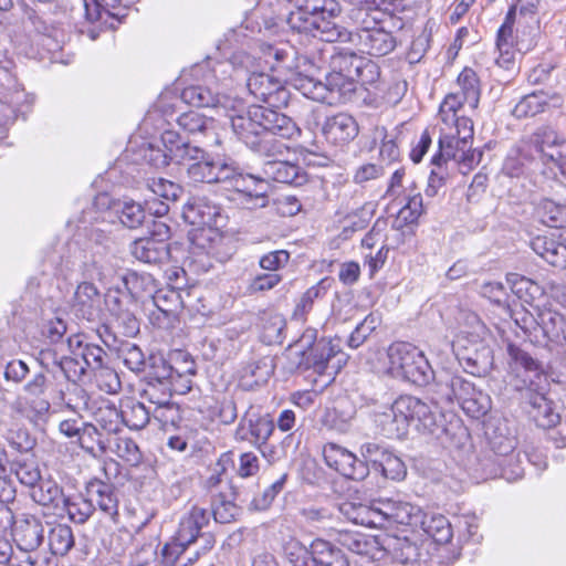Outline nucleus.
Wrapping results in <instances>:
<instances>
[{
    "mask_svg": "<svg viewBox=\"0 0 566 566\" xmlns=\"http://www.w3.org/2000/svg\"><path fill=\"white\" fill-rule=\"evenodd\" d=\"M354 80L356 84L360 83L367 91L374 93L381 81L378 64L369 59L363 57Z\"/></svg>",
    "mask_w": 566,
    "mask_h": 566,
    "instance_id": "052dcab7",
    "label": "nucleus"
},
{
    "mask_svg": "<svg viewBox=\"0 0 566 566\" xmlns=\"http://www.w3.org/2000/svg\"><path fill=\"white\" fill-rule=\"evenodd\" d=\"M566 159V139L549 126L538 127L527 139L506 156L502 174L510 178H532L544 174L543 166L563 168Z\"/></svg>",
    "mask_w": 566,
    "mask_h": 566,
    "instance_id": "f257e3e1",
    "label": "nucleus"
},
{
    "mask_svg": "<svg viewBox=\"0 0 566 566\" xmlns=\"http://www.w3.org/2000/svg\"><path fill=\"white\" fill-rule=\"evenodd\" d=\"M77 442L83 450L96 455L107 450L111 439L106 437L97 426L91 422H84Z\"/></svg>",
    "mask_w": 566,
    "mask_h": 566,
    "instance_id": "58836bf2",
    "label": "nucleus"
},
{
    "mask_svg": "<svg viewBox=\"0 0 566 566\" xmlns=\"http://www.w3.org/2000/svg\"><path fill=\"white\" fill-rule=\"evenodd\" d=\"M234 135L251 150L265 133L293 139L301 134L300 127L289 116L262 105L250 106L245 114L231 116Z\"/></svg>",
    "mask_w": 566,
    "mask_h": 566,
    "instance_id": "f03ea898",
    "label": "nucleus"
},
{
    "mask_svg": "<svg viewBox=\"0 0 566 566\" xmlns=\"http://www.w3.org/2000/svg\"><path fill=\"white\" fill-rule=\"evenodd\" d=\"M437 386L447 401L457 400L471 418L480 419L491 410L490 396L460 374L443 371L437 380Z\"/></svg>",
    "mask_w": 566,
    "mask_h": 566,
    "instance_id": "0eeeda50",
    "label": "nucleus"
},
{
    "mask_svg": "<svg viewBox=\"0 0 566 566\" xmlns=\"http://www.w3.org/2000/svg\"><path fill=\"white\" fill-rule=\"evenodd\" d=\"M315 19L316 15L311 14L306 10L296 9L286 15L285 22L292 31L313 38L316 25Z\"/></svg>",
    "mask_w": 566,
    "mask_h": 566,
    "instance_id": "e2e57ef3",
    "label": "nucleus"
},
{
    "mask_svg": "<svg viewBox=\"0 0 566 566\" xmlns=\"http://www.w3.org/2000/svg\"><path fill=\"white\" fill-rule=\"evenodd\" d=\"M50 381L44 371L35 373L23 386L24 397L20 396L12 405L19 416L36 423L50 410V401L44 397Z\"/></svg>",
    "mask_w": 566,
    "mask_h": 566,
    "instance_id": "9b49d317",
    "label": "nucleus"
},
{
    "mask_svg": "<svg viewBox=\"0 0 566 566\" xmlns=\"http://www.w3.org/2000/svg\"><path fill=\"white\" fill-rule=\"evenodd\" d=\"M112 209L118 217L120 223L129 229L138 228L146 219V212L143 206L133 200L115 202Z\"/></svg>",
    "mask_w": 566,
    "mask_h": 566,
    "instance_id": "49530a36",
    "label": "nucleus"
},
{
    "mask_svg": "<svg viewBox=\"0 0 566 566\" xmlns=\"http://www.w3.org/2000/svg\"><path fill=\"white\" fill-rule=\"evenodd\" d=\"M263 57L266 63L274 61L271 67H285L286 70H295L296 74L301 75L303 72H312L313 70H322V64L315 63L314 59L307 56H297L295 49L289 43L269 44L262 43L260 45Z\"/></svg>",
    "mask_w": 566,
    "mask_h": 566,
    "instance_id": "dca6fc26",
    "label": "nucleus"
},
{
    "mask_svg": "<svg viewBox=\"0 0 566 566\" xmlns=\"http://www.w3.org/2000/svg\"><path fill=\"white\" fill-rule=\"evenodd\" d=\"M248 424L250 427V436L253 437L251 444L256 447L262 454L265 455L263 448L266 447V442L274 431V420L269 415L258 416L255 418L250 417Z\"/></svg>",
    "mask_w": 566,
    "mask_h": 566,
    "instance_id": "3c124183",
    "label": "nucleus"
},
{
    "mask_svg": "<svg viewBox=\"0 0 566 566\" xmlns=\"http://www.w3.org/2000/svg\"><path fill=\"white\" fill-rule=\"evenodd\" d=\"M202 83L189 85L181 92V99L196 107H227V96L218 90L217 70H206V65H197L192 69Z\"/></svg>",
    "mask_w": 566,
    "mask_h": 566,
    "instance_id": "ddd939ff",
    "label": "nucleus"
},
{
    "mask_svg": "<svg viewBox=\"0 0 566 566\" xmlns=\"http://www.w3.org/2000/svg\"><path fill=\"white\" fill-rule=\"evenodd\" d=\"M323 457L331 469L347 479L363 481L369 474L366 461L358 459L354 453L336 443H326L323 447Z\"/></svg>",
    "mask_w": 566,
    "mask_h": 566,
    "instance_id": "2eb2a0df",
    "label": "nucleus"
},
{
    "mask_svg": "<svg viewBox=\"0 0 566 566\" xmlns=\"http://www.w3.org/2000/svg\"><path fill=\"white\" fill-rule=\"evenodd\" d=\"M346 363L345 354L331 340L319 339L306 355V367L317 374H337Z\"/></svg>",
    "mask_w": 566,
    "mask_h": 566,
    "instance_id": "a211bd4d",
    "label": "nucleus"
},
{
    "mask_svg": "<svg viewBox=\"0 0 566 566\" xmlns=\"http://www.w3.org/2000/svg\"><path fill=\"white\" fill-rule=\"evenodd\" d=\"M507 353L512 360L513 369L518 374L523 370L528 375L527 379H523L526 388V398L530 403L528 415L537 427L549 429L559 423L560 416L555 411L552 401L543 394L534 391L531 387L534 384L533 378H541L542 366L528 353L514 344H509Z\"/></svg>",
    "mask_w": 566,
    "mask_h": 566,
    "instance_id": "7ed1b4c3",
    "label": "nucleus"
},
{
    "mask_svg": "<svg viewBox=\"0 0 566 566\" xmlns=\"http://www.w3.org/2000/svg\"><path fill=\"white\" fill-rule=\"evenodd\" d=\"M295 9H303L313 15L328 14L338 17L340 6L336 0H286Z\"/></svg>",
    "mask_w": 566,
    "mask_h": 566,
    "instance_id": "13d9d810",
    "label": "nucleus"
},
{
    "mask_svg": "<svg viewBox=\"0 0 566 566\" xmlns=\"http://www.w3.org/2000/svg\"><path fill=\"white\" fill-rule=\"evenodd\" d=\"M168 360L180 388H175L179 394H187L191 390L190 377L197 373V366L191 355L182 349H175L169 353Z\"/></svg>",
    "mask_w": 566,
    "mask_h": 566,
    "instance_id": "c756f323",
    "label": "nucleus"
},
{
    "mask_svg": "<svg viewBox=\"0 0 566 566\" xmlns=\"http://www.w3.org/2000/svg\"><path fill=\"white\" fill-rule=\"evenodd\" d=\"M151 410L147 409L139 401H128L120 409V423L129 429L140 430L145 428L150 420Z\"/></svg>",
    "mask_w": 566,
    "mask_h": 566,
    "instance_id": "603ef678",
    "label": "nucleus"
},
{
    "mask_svg": "<svg viewBox=\"0 0 566 566\" xmlns=\"http://www.w3.org/2000/svg\"><path fill=\"white\" fill-rule=\"evenodd\" d=\"M458 151L462 153V142L453 137V133L446 134L439 138V153L432 157V164L441 166L442 161L458 159Z\"/></svg>",
    "mask_w": 566,
    "mask_h": 566,
    "instance_id": "69168bd1",
    "label": "nucleus"
},
{
    "mask_svg": "<svg viewBox=\"0 0 566 566\" xmlns=\"http://www.w3.org/2000/svg\"><path fill=\"white\" fill-rule=\"evenodd\" d=\"M209 523V513L207 510L192 506L189 512L180 518L178 530L175 534L176 539L189 545L197 542L201 530Z\"/></svg>",
    "mask_w": 566,
    "mask_h": 566,
    "instance_id": "bb28decb",
    "label": "nucleus"
},
{
    "mask_svg": "<svg viewBox=\"0 0 566 566\" xmlns=\"http://www.w3.org/2000/svg\"><path fill=\"white\" fill-rule=\"evenodd\" d=\"M539 325L544 335L551 342L564 339L566 334V317L554 310L547 308L539 314Z\"/></svg>",
    "mask_w": 566,
    "mask_h": 566,
    "instance_id": "09e8293b",
    "label": "nucleus"
},
{
    "mask_svg": "<svg viewBox=\"0 0 566 566\" xmlns=\"http://www.w3.org/2000/svg\"><path fill=\"white\" fill-rule=\"evenodd\" d=\"M489 437V443L494 454V459L507 458L513 461L515 455V448L517 444L516 438L507 432V429L495 428L492 433L486 432Z\"/></svg>",
    "mask_w": 566,
    "mask_h": 566,
    "instance_id": "ea45409f",
    "label": "nucleus"
},
{
    "mask_svg": "<svg viewBox=\"0 0 566 566\" xmlns=\"http://www.w3.org/2000/svg\"><path fill=\"white\" fill-rule=\"evenodd\" d=\"M74 543V534L69 525L57 524L49 532L50 551L55 556H65L73 548Z\"/></svg>",
    "mask_w": 566,
    "mask_h": 566,
    "instance_id": "864d4df0",
    "label": "nucleus"
},
{
    "mask_svg": "<svg viewBox=\"0 0 566 566\" xmlns=\"http://www.w3.org/2000/svg\"><path fill=\"white\" fill-rule=\"evenodd\" d=\"M474 331H461L457 339L452 342V350L464 371L473 376L485 375L493 365V352L491 347L480 339L484 333V325L474 314L469 315Z\"/></svg>",
    "mask_w": 566,
    "mask_h": 566,
    "instance_id": "423d86ee",
    "label": "nucleus"
},
{
    "mask_svg": "<svg viewBox=\"0 0 566 566\" xmlns=\"http://www.w3.org/2000/svg\"><path fill=\"white\" fill-rule=\"evenodd\" d=\"M338 17H329L328 14L316 15L314 39L319 43L342 42L349 43L352 40V31L339 24L336 20Z\"/></svg>",
    "mask_w": 566,
    "mask_h": 566,
    "instance_id": "7c9ffc66",
    "label": "nucleus"
},
{
    "mask_svg": "<svg viewBox=\"0 0 566 566\" xmlns=\"http://www.w3.org/2000/svg\"><path fill=\"white\" fill-rule=\"evenodd\" d=\"M147 388L154 387H163L164 392H172L175 388H180V384L177 380L172 369L170 368V363L168 359L164 357H154L151 368L147 376Z\"/></svg>",
    "mask_w": 566,
    "mask_h": 566,
    "instance_id": "2f4dec72",
    "label": "nucleus"
},
{
    "mask_svg": "<svg viewBox=\"0 0 566 566\" xmlns=\"http://www.w3.org/2000/svg\"><path fill=\"white\" fill-rule=\"evenodd\" d=\"M161 143L165 149L148 147L145 154L146 160L155 168H165L171 161L178 164V158L172 153V147L184 145L185 139L179 133L167 129L161 135Z\"/></svg>",
    "mask_w": 566,
    "mask_h": 566,
    "instance_id": "c85d7f7f",
    "label": "nucleus"
},
{
    "mask_svg": "<svg viewBox=\"0 0 566 566\" xmlns=\"http://www.w3.org/2000/svg\"><path fill=\"white\" fill-rule=\"evenodd\" d=\"M319 57L317 61L314 60V62L317 64H322V69L324 67V64L327 62L328 57V67L334 73H338L344 75L345 77L349 80H354L359 63L361 64V60L364 56H359L353 51H338L334 52L333 54L327 55V51L325 49H318Z\"/></svg>",
    "mask_w": 566,
    "mask_h": 566,
    "instance_id": "a878e982",
    "label": "nucleus"
},
{
    "mask_svg": "<svg viewBox=\"0 0 566 566\" xmlns=\"http://www.w3.org/2000/svg\"><path fill=\"white\" fill-rule=\"evenodd\" d=\"M178 127L193 138L203 137L211 146H220L222 140L216 130V122L198 112L190 111L177 117Z\"/></svg>",
    "mask_w": 566,
    "mask_h": 566,
    "instance_id": "6ab92c4d",
    "label": "nucleus"
},
{
    "mask_svg": "<svg viewBox=\"0 0 566 566\" xmlns=\"http://www.w3.org/2000/svg\"><path fill=\"white\" fill-rule=\"evenodd\" d=\"M146 187L154 196L168 201H176L181 192L179 185L164 178L147 179Z\"/></svg>",
    "mask_w": 566,
    "mask_h": 566,
    "instance_id": "338daca9",
    "label": "nucleus"
},
{
    "mask_svg": "<svg viewBox=\"0 0 566 566\" xmlns=\"http://www.w3.org/2000/svg\"><path fill=\"white\" fill-rule=\"evenodd\" d=\"M103 335L105 337V346L115 350L118 358L123 360L129 370L138 373L144 369L146 358L140 347L127 339H116L114 334L106 328L103 331Z\"/></svg>",
    "mask_w": 566,
    "mask_h": 566,
    "instance_id": "393cba45",
    "label": "nucleus"
},
{
    "mask_svg": "<svg viewBox=\"0 0 566 566\" xmlns=\"http://www.w3.org/2000/svg\"><path fill=\"white\" fill-rule=\"evenodd\" d=\"M416 190V185L412 181L403 196L406 203L400 208L397 216V222H400L399 226L416 223L423 212L422 196Z\"/></svg>",
    "mask_w": 566,
    "mask_h": 566,
    "instance_id": "a19ab883",
    "label": "nucleus"
},
{
    "mask_svg": "<svg viewBox=\"0 0 566 566\" xmlns=\"http://www.w3.org/2000/svg\"><path fill=\"white\" fill-rule=\"evenodd\" d=\"M516 458L511 461L507 458L490 460L493 467L486 472L489 476H502L507 481L517 480L523 476L524 470L521 467L520 453L515 452Z\"/></svg>",
    "mask_w": 566,
    "mask_h": 566,
    "instance_id": "4d7b16f0",
    "label": "nucleus"
},
{
    "mask_svg": "<svg viewBox=\"0 0 566 566\" xmlns=\"http://www.w3.org/2000/svg\"><path fill=\"white\" fill-rule=\"evenodd\" d=\"M271 136L274 135L265 133L252 150L268 159H283L290 153L289 146Z\"/></svg>",
    "mask_w": 566,
    "mask_h": 566,
    "instance_id": "680f3d73",
    "label": "nucleus"
},
{
    "mask_svg": "<svg viewBox=\"0 0 566 566\" xmlns=\"http://www.w3.org/2000/svg\"><path fill=\"white\" fill-rule=\"evenodd\" d=\"M262 180L301 186L306 181L304 170L292 161L285 159H266L262 166Z\"/></svg>",
    "mask_w": 566,
    "mask_h": 566,
    "instance_id": "5701e85b",
    "label": "nucleus"
},
{
    "mask_svg": "<svg viewBox=\"0 0 566 566\" xmlns=\"http://www.w3.org/2000/svg\"><path fill=\"white\" fill-rule=\"evenodd\" d=\"M17 546L27 553L36 551L44 539V527L35 517L20 521L13 530Z\"/></svg>",
    "mask_w": 566,
    "mask_h": 566,
    "instance_id": "cd10ccee",
    "label": "nucleus"
},
{
    "mask_svg": "<svg viewBox=\"0 0 566 566\" xmlns=\"http://www.w3.org/2000/svg\"><path fill=\"white\" fill-rule=\"evenodd\" d=\"M368 13L360 9L356 19L360 20V27L352 32L349 43L354 44L361 53L374 56H384L390 53L396 46L392 34L378 25L375 19L367 20Z\"/></svg>",
    "mask_w": 566,
    "mask_h": 566,
    "instance_id": "9d476101",
    "label": "nucleus"
},
{
    "mask_svg": "<svg viewBox=\"0 0 566 566\" xmlns=\"http://www.w3.org/2000/svg\"><path fill=\"white\" fill-rule=\"evenodd\" d=\"M105 328L114 334L116 339L134 337L139 333V321L129 310H127L114 317L109 323L101 325L97 328V334L104 344L105 337L103 335V331Z\"/></svg>",
    "mask_w": 566,
    "mask_h": 566,
    "instance_id": "72a5a7b5",
    "label": "nucleus"
},
{
    "mask_svg": "<svg viewBox=\"0 0 566 566\" xmlns=\"http://www.w3.org/2000/svg\"><path fill=\"white\" fill-rule=\"evenodd\" d=\"M31 496L38 504L53 506L55 509H60L63 501H65L62 488L52 480L41 479V481L31 489Z\"/></svg>",
    "mask_w": 566,
    "mask_h": 566,
    "instance_id": "4c0bfd02",
    "label": "nucleus"
},
{
    "mask_svg": "<svg viewBox=\"0 0 566 566\" xmlns=\"http://www.w3.org/2000/svg\"><path fill=\"white\" fill-rule=\"evenodd\" d=\"M300 85L296 86L303 91L304 95L331 105L349 99L356 91L355 80L336 74L332 70L327 73L325 83L315 81L312 73L300 78Z\"/></svg>",
    "mask_w": 566,
    "mask_h": 566,
    "instance_id": "1a4fd4ad",
    "label": "nucleus"
},
{
    "mask_svg": "<svg viewBox=\"0 0 566 566\" xmlns=\"http://www.w3.org/2000/svg\"><path fill=\"white\" fill-rule=\"evenodd\" d=\"M286 321L280 314L269 315L262 325V342L268 345L282 344L285 336Z\"/></svg>",
    "mask_w": 566,
    "mask_h": 566,
    "instance_id": "bf43d9fd",
    "label": "nucleus"
},
{
    "mask_svg": "<svg viewBox=\"0 0 566 566\" xmlns=\"http://www.w3.org/2000/svg\"><path fill=\"white\" fill-rule=\"evenodd\" d=\"M221 209L218 205L212 202L207 197H191L182 208L184 220L195 227L201 229L198 241H209L208 247L202 242L197 245L206 250L208 255L216 258L219 261H224L228 254L221 253L224 238L217 233L212 228L218 227V220L221 218Z\"/></svg>",
    "mask_w": 566,
    "mask_h": 566,
    "instance_id": "20e7f679",
    "label": "nucleus"
},
{
    "mask_svg": "<svg viewBox=\"0 0 566 566\" xmlns=\"http://www.w3.org/2000/svg\"><path fill=\"white\" fill-rule=\"evenodd\" d=\"M247 87L255 99L269 104L270 108L285 105L289 92L283 83L268 73H252L247 80Z\"/></svg>",
    "mask_w": 566,
    "mask_h": 566,
    "instance_id": "f3484780",
    "label": "nucleus"
},
{
    "mask_svg": "<svg viewBox=\"0 0 566 566\" xmlns=\"http://www.w3.org/2000/svg\"><path fill=\"white\" fill-rule=\"evenodd\" d=\"M103 297L97 287L90 282L77 285L74 294L73 308L77 317L95 322L102 315Z\"/></svg>",
    "mask_w": 566,
    "mask_h": 566,
    "instance_id": "aec40b11",
    "label": "nucleus"
},
{
    "mask_svg": "<svg viewBox=\"0 0 566 566\" xmlns=\"http://www.w3.org/2000/svg\"><path fill=\"white\" fill-rule=\"evenodd\" d=\"M61 509L67 513L72 522L84 524L94 513L95 505L91 502L90 496L78 494L75 496H65Z\"/></svg>",
    "mask_w": 566,
    "mask_h": 566,
    "instance_id": "c03bdc74",
    "label": "nucleus"
},
{
    "mask_svg": "<svg viewBox=\"0 0 566 566\" xmlns=\"http://www.w3.org/2000/svg\"><path fill=\"white\" fill-rule=\"evenodd\" d=\"M421 528L427 535L432 537L438 544H447L452 539L453 533L449 520L443 515H428L422 511Z\"/></svg>",
    "mask_w": 566,
    "mask_h": 566,
    "instance_id": "e433bc0d",
    "label": "nucleus"
},
{
    "mask_svg": "<svg viewBox=\"0 0 566 566\" xmlns=\"http://www.w3.org/2000/svg\"><path fill=\"white\" fill-rule=\"evenodd\" d=\"M390 369L417 386H426L434 379V373L424 354L410 343L396 342L388 347Z\"/></svg>",
    "mask_w": 566,
    "mask_h": 566,
    "instance_id": "6e6552de",
    "label": "nucleus"
},
{
    "mask_svg": "<svg viewBox=\"0 0 566 566\" xmlns=\"http://www.w3.org/2000/svg\"><path fill=\"white\" fill-rule=\"evenodd\" d=\"M340 511L344 515L357 525L369 527H381V520L376 512L375 506H367L364 504L345 503Z\"/></svg>",
    "mask_w": 566,
    "mask_h": 566,
    "instance_id": "a18cd8bd",
    "label": "nucleus"
},
{
    "mask_svg": "<svg viewBox=\"0 0 566 566\" xmlns=\"http://www.w3.org/2000/svg\"><path fill=\"white\" fill-rule=\"evenodd\" d=\"M14 473L18 480L25 486L32 489L41 481L39 465L33 460H20L14 462Z\"/></svg>",
    "mask_w": 566,
    "mask_h": 566,
    "instance_id": "774afa93",
    "label": "nucleus"
},
{
    "mask_svg": "<svg viewBox=\"0 0 566 566\" xmlns=\"http://www.w3.org/2000/svg\"><path fill=\"white\" fill-rule=\"evenodd\" d=\"M542 223L549 228H566V206L551 199H543L536 208Z\"/></svg>",
    "mask_w": 566,
    "mask_h": 566,
    "instance_id": "8fccbe9b",
    "label": "nucleus"
},
{
    "mask_svg": "<svg viewBox=\"0 0 566 566\" xmlns=\"http://www.w3.org/2000/svg\"><path fill=\"white\" fill-rule=\"evenodd\" d=\"M114 452L130 467H137L142 463L143 453L137 443L130 438H116Z\"/></svg>",
    "mask_w": 566,
    "mask_h": 566,
    "instance_id": "0e129e2a",
    "label": "nucleus"
},
{
    "mask_svg": "<svg viewBox=\"0 0 566 566\" xmlns=\"http://www.w3.org/2000/svg\"><path fill=\"white\" fill-rule=\"evenodd\" d=\"M274 366L269 357L245 365L240 370V381L245 389L265 384L272 376Z\"/></svg>",
    "mask_w": 566,
    "mask_h": 566,
    "instance_id": "f704fd0d",
    "label": "nucleus"
},
{
    "mask_svg": "<svg viewBox=\"0 0 566 566\" xmlns=\"http://www.w3.org/2000/svg\"><path fill=\"white\" fill-rule=\"evenodd\" d=\"M387 541H390V538L380 539L377 536L363 534L354 553L366 557L368 560H380L387 554Z\"/></svg>",
    "mask_w": 566,
    "mask_h": 566,
    "instance_id": "6e6d98bb",
    "label": "nucleus"
},
{
    "mask_svg": "<svg viewBox=\"0 0 566 566\" xmlns=\"http://www.w3.org/2000/svg\"><path fill=\"white\" fill-rule=\"evenodd\" d=\"M228 166L232 171L220 184H226L227 189L232 190L231 199L238 200L239 205L248 209L264 207L266 198L261 175L242 174L232 159H229Z\"/></svg>",
    "mask_w": 566,
    "mask_h": 566,
    "instance_id": "f8f14e48",
    "label": "nucleus"
},
{
    "mask_svg": "<svg viewBox=\"0 0 566 566\" xmlns=\"http://www.w3.org/2000/svg\"><path fill=\"white\" fill-rule=\"evenodd\" d=\"M133 256L145 263L160 262L168 253L167 244L150 238H139L130 245Z\"/></svg>",
    "mask_w": 566,
    "mask_h": 566,
    "instance_id": "c9c22d12",
    "label": "nucleus"
},
{
    "mask_svg": "<svg viewBox=\"0 0 566 566\" xmlns=\"http://www.w3.org/2000/svg\"><path fill=\"white\" fill-rule=\"evenodd\" d=\"M144 396L155 405L151 415L161 424H175L180 420L179 407L170 400L171 392H164L161 400H159L156 398V390H154V387H150L144 390Z\"/></svg>",
    "mask_w": 566,
    "mask_h": 566,
    "instance_id": "473e14b6",
    "label": "nucleus"
},
{
    "mask_svg": "<svg viewBox=\"0 0 566 566\" xmlns=\"http://www.w3.org/2000/svg\"><path fill=\"white\" fill-rule=\"evenodd\" d=\"M407 92V83L401 80H381L373 93L378 104L396 105Z\"/></svg>",
    "mask_w": 566,
    "mask_h": 566,
    "instance_id": "5fc2aeb1",
    "label": "nucleus"
},
{
    "mask_svg": "<svg viewBox=\"0 0 566 566\" xmlns=\"http://www.w3.org/2000/svg\"><path fill=\"white\" fill-rule=\"evenodd\" d=\"M457 84L459 86L457 93L467 99V105L471 109H475L481 95L480 80L476 73L470 67H464L457 78Z\"/></svg>",
    "mask_w": 566,
    "mask_h": 566,
    "instance_id": "37998d69",
    "label": "nucleus"
},
{
    "mask_svg": "<svg viewBox=\"0 0 566 566\" xmlns=\"http://www.w3.org/2000/svg\"><path fill=\"white\" fill-rule=\"evenodd\" d=\"M415 396H400L386 411L377 415L376 422L384 436L401 439L407 434L410 422L415 421Z\"/></svg>",
    "mask_w": 566,
    "mask_h": 566,
    "instance_id": "4468645a",
    "label": "nucleus"
},
{
    "mask_svg": "<svg viewBox=\"0 0 566 566\" xmlns=\"http://www.w3.org/2000/svg\"><path fill=\"white\" fill-rule=\"evenodd\" d=\"M95 426L111 439L112 434H115L120 429V410L114 405L103 402L94 411Z\"/></svg>",
    "mask_w": 566,
    "mask_h": 566,
    "instance_id": "de8ad7c7",
    "label": "nucleus"
},
{
    "mask_svg": "<svg viewBox=\"0 0 566 566\" xmlns=\"http://www.w3.org/2000/svg\"><path fill=\"white\" fill-rule=\"evenodd\" d=\"M549 95L544 91H536L523 96L512 111L516 118L533 117L548 106Z\"/></svg>",
    "mask_w": 566,
    "mask_h": 566,
    "instance_id": "79ce46f5",
    "label": "nucleus"
},
{
    "mask_svg": "<svg viewBox=\"0 0 566 566\" xmlns=\"http://www.w3.org/2000/svg\"><path fill=\"white\" fill-rule=\"evenodd\" d=\"M85 491L95 505V510L98 509L112 521H117L119 497L118 491L113 484L95 479L86 484Z\"/></svg>",
    "mask_w": 566,
    "mask_h": 566,
    "instance_id": "412c9836",
    "label": "nucleus"
},
{
    "mask_svg": "<svg viewBox=\"0 0 566 566\" xmlns=\"http://www.w3.org/2000/svg\"><path fill=\"white\" fill-rule=\"evenodd\" d=\"M358 130L357 122L347 113L327 117L322 127L325 138L334 145L348 144L358 135Z\"/></svg>",
    "mask_w": 566,
    "mask_h": 566,
    "instance_id": "b1692460",
    "label": "nucleus"
},
{
    "mask_svg": "<svg viewBox=\"0 0 566 566\" xmlns=\"http://www.w3.org/2000/svg\"><path fill=\"white\" fill-rule=\"evenodd\" d=\"M303 566H350L340 548L323 538H315L308 545L307 560Z\"/></svg>",
    "mask_w": 566,
    "mask_h": 566,
    "instance_id": "4be33fe9",
    "label": "nucleus"
},
{
    "mask_svg": "<svg viewBox=\"0 0 566 566\" xmlns=\"http://www.w3.org/2000/svg\"><path fill=\"white\" fill-rule=\"evenodd\" d=\"M178 164L186 166L187 177L195 184H220L229 172V159H216L202 147L185 140L184 145L172 147Z\"/></svg>",
    "mask_w": 566,
    "mask_h": 566,
    "instance_id": "39448f33",
    "label": "nucleus"
}]
</instances>
